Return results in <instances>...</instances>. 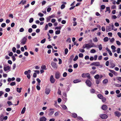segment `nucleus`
I'll return each mask as SVG.
<instances>
[{"instance_id": "473e14b6", "label": "nucleus", "mask_w": 121, "mask_h": 121, "mask_svg": "<svg viewBox=\"0 0 121 121\" xmlns=\"http://www.w3.org/2000/svg\"><path fill=\"white\" fill-rule=\"evenodd\" d=\"M108 39L107 37H105L104 39V41L105 42H106L108 41Z\"/></svg>"}, {"instance_id": "c03bdc74", "label": "nucleus", "mask_w": 121, "mask_h": 121, "mask_svg": "<svg viewBox=\"0 0 121 121\" xmlns=\"http://www.w3.org/2000/svg\"><path fill=\"white\" fill-rule=\"evenodd\" d=\"M111 68H113L115 66V64L112 63H111Z\"/></svg>"}, {"instance_id": "79ce46f5", "label": "nucleus", "mask_w": 121, "mask_h": 121, "mask_svg": "<svg viewBox=\"0 0 121 121\" xmlns=\"http://www.w3.org/2000/svg\"><path fill=\"white\" fill-rule=\"evenodd\" d=\"M60 31L59 30H56L55 32V34L57 35L59 34H60Z\"/></svg>"}, {"instance_id": "e433bc0d", "label": "nucleus", "mask_w": 121, "mask_h": 121, "mask_svg": "<svg viewBox=\"0 0 121 121\" xmlns=\"http://www.w3.org/2000/svg\"><path fill=\"white\" fill-rule=\"evenodd\" d=\"M24 30V29L23 27L21 28L19 30V32H23Z\"/></svg>"}, {"instance_id": "4468645a", "label": "nucleus", "mask_w": 121, "mask_h": 121, "mask_svg": "<svg viewBox=\"0 0 121 121\" xmlns=\"http://www.w3.org/2000/svg\"><path fill=\"white\" fill-rule=\"evenodd\" d=\"M111 49L112 50V52H115L116 51L115 50L116 47L114 45H112L111 46Z\"/></svg>"}, {"instance_id": "bf43d9fd", "label": "nucleus", "mask_w": 121, "mask_h": 121, "mask_svg": "<svg viewBox=\"0 0 121 121\" xmlns=\"http://www.w3.org/2000/svg\"><path fill=\"white\" fill-rule=\"evenodd\" d=\"M38 15L40 16V17H42L44 15L43 13H38Z\"/></svg>"}, {"instance_id": "39448f33", "label": "nucleus", "mask_w": 121, "mask_h": 121, "mask_svg": "<svg viewBox=\"0 0 121 121\" xmlns=\"http://www.w3.org/2000/svg\"><path fill=\"white\" fill-rule=\"evenodd\" d=\"M100 117L102 119H105L107 118L108 117L107 115L105 114H102L99 115Z\"/></svg>"}, {"instance_id": "9d476101", "label": "nucleus", "mask_w": 121, "mask_h": 121, "mask_svg": "<svg viewBox=\"0 0 121 121\" xmlns=\"http://www.w3.org/2000/svg\"><path fill=\"white\" fill-rule=\"evenodd\" d=\"M62 3L63 4H62L60 6V8L61 9H64L65 7V4H67V3L66 2H62Z\"/></svg>"}, {"instance_id": "4c0bfd02", "label": "nucleus", "mask_w": 121, "mask_h": 121, "mask_svg": "<svg viewBox=\"0 0 121 121\" xmlns=\"http://www.w3.org/2000/svg\"><path fill=\"white\" fill-rule=\"evenodd\" d=\"M51 18V17H50L49 16L47 17L46 18L47 20V22H50V18Z\"/></svg>"}, {"instance_id": "f3484780", "label": "nucleus", "mask_w": 121, "mask_h": 121, "mask_svg": "<svg viewBox=\"0 0 121 121\" xmlns=\"http://www.w3.org/2000/svg\"><path fill=\"white\" fill-rule=\"evenodd\" d=\"M106 30L107 32H108L111 31V27L110 26H106Z\"/></svg>"}, {"instance_id": "4d7b16f0", "label": "nucleus", "mask_w": 121, "mask_h": 121, "mask_svg": "<svg viewBox=\"0 0 121 121\" xmlns=\"http://www.w3.org/2000/svg\"><path fill=\"white\" fill-rule=\"evenodd\" d=\"M78 56H76L75 57V58L73 59V60L74 61H76L78 59Z\"/></svg>"}, {"instance_id": "c756f323", "label": "nucleus", "mask_w": 121, "mask_h": 121, "mask_svg": "<svg viewBox=\"0 0 121 121\" xmlns=\"http://www.w3.org/2000/svg\"><path fill=\"white\" fill-rule=\"evenodd\" d=\"M108 82L107 79H104L103 81V83L104 84H106Z\"/></svg>"}, {"instance_id": "2eb2a0df", "label": "nucleus", "mask_w": 121, "mask_h": 121, "mask_svg": "<svg viewBox=\"0 0 121 121\" xmlns=\"http://www.w3.org/2000/svg\"><path fill=\"white\" fill-rule=\"evenodd\" d=\"M107 107L106 105H103L102 107V108L104 110H106L107 109Z\"/></svg>"}, {"instance_id": "6ab92c4d", "label": "nucleus", "mask_w": 121, "mask_h": 121, "mask_svg": "<svg viewBox=\"0 0 121 121\" xmlns=\"http://www.w3.org/2000/svg\"><path fill=\"white\" fill-rule=\"evenodd\" d=\"M81 80L79 79H76L73 81V82L74 83H77L80 82Z\"/></svg>"}, {"instance_id": "f257e3e1", "label": "nucleus", "mask_w": 121, "mask_h": 121, "mask_svg": "<svg viewBox=\"0 0 121 121\" xmlns=\"http://www.w3.org/2000/svg\"><path fill=\"white\" fill-rule=\"evenodd\" d=\"M96 45L94 43H92L91 44H85L83 45L82 47V48L84 49L86 48L87 49H89L93 47H95Z\"/></svg>"}, {"instance_id": "6e6d98bb", "label": "nucleus", "mask_w": 121, "mask_h": 121, "mask_svg": "<svg viewBox=\"0 0 121 121\" xmlns=\"http://www.w3.org/2000/svg\"><path fill=\"white\" fill-rule=\"evenodd\" d=\"M12 110V109L10 108H7L6 110L7 111H10Z\"/></svg>"}, {"instance_id": "1a4fd4ad", "label": "nucleus", "mask_w": 121, "mask_h": 121, "mask_svg": "<svg viewBox=\"0 0 121 121\" xmlns=\"http://www.w3.org/2000/svg\"><path fill=\"white\" fill-rule=\"evenodd\" d=\"M60 73L58 72H56L55 74V78L57 79H59L60 77Z\"/></svg>"}, {"instance_id": "412c9836", "label": "nucleus", "mask_w": 121, "mask_h": 121, "mask_svg": "<svg viewBox=\"0 0 121 121\" xmlns=\"http://www.w3.org/2000/svg\"><path fill=\"white\" fill-rule=\"evenodd\" d=\"M110 25V26H112V30H114L115 31H116L117 30V29H114V26L113 24L112 23L111 24V25Z\"/></svg>"}, {"instance_id": "72a5a7b5", "label": "nucleus", "mask_w": 121, "mask_h": 121, "mask_svg": "<svg viewBox=\"0 0 121 121\" xmlns=\"http://www.w3.org/2000/svg\"><path fill=\"white\" fill-rule=\"evenodd\" d=\"M37 27V26L35 24H33L31 26V27L33 29H35Z\"/></svg>"}, {"instance_id": "3c124183", "label": "nucleus", "mask_w": 121, "mask_h": 121, "mask_svg": "<svg viewBox=\"0 0 121 121\" xmlns=\"http://www.w3.org/2000/svg\"><path fill=\"white\" fill-rule=\"evenodd\" d=\"M15 25V23L14 22H12L11 24V26L12 27H13Z\"/></svg>"}, {"instance_id": "cd10ccee", "label": "nucleus", "mask_w": 121, "mask_h": 121, "mask_svg": "<svg viewBox=\"0 0 121 121\" xmlns=\"http://www.w3.org/2000/svg\"><path fill=\"white\" fill-rule=\"evenodd\" d=\"M107 11H108L109 13H110V10L109 7H107L106 8V11H105V12H106Z\"/></svg>"}, {"instance_id": "393cba45", "label": "nucleus", "mask_w": 121, "mask_h": 121, "mask_svg": "<svg viewBox=\"0 0 121 121\" xmlns=\"http://www.w3.org/2000/svg\"><path fill=\"white\" fill-rule=\"evenodd\" d=\"M98 97L100 99H102L103 97V96L100 94H98L97 95Z\"/></svg>"}, {"instance_id": "aec40b11", "label": "nucleus", "mask_w": 121, "mask_h": 121, "mask_svg": "<svg viewBox=\"0 0 121 121\" xmlns=\"http://www.w3.org/2000/svg\"><path fill=\"white\" fill-rule=\"evenodd\" d=\"M41 69L43 70H46L47 69L46 68V66L45 65H43L41 66Z\"/></svg>"}, {"instance_id": "680f3d73", "label": "nucleus", "mask_w": 121, "mask_h": 121, "mask_svg": "<svg viewBox=\"0 0 121 121\" xmlns=\"http://www.w3.org/2000/svg\"><path fill=\"white\" fill-rule=\"evenodd\" d=\"M55 103L54 104L55 106L56 107H59V106L57 104L56 101H55Z\"/></svg>"}, {"instance_id": "58836bf2", "label": "nucleus", "mask_w": 121, "mask_h": 121, "mask_svg": "<svg viewBox=\"0 0 121 121\" xmlns=\"http://www.w3.org/2000/svg\"><path fill=\"white\" fill-rule=\"evenodd\" d=\"M99 75L98 74H96L94 76L95 78L96 79H98L99 78Z\"/></svg>"}, {"instance_id": "a18cd8bd", "label": "nucleus", "mask_w": 121, "mask_h": 121, "mask_svg": "<svg viewBox=\"0 0 121 121\" xmlns=\"http://www.w3.org/2000/svg\"><path fill=\"white\" fill-rule=\"evenodd\" d=\"M93 40L94 42H97L98 41V40L96 37H95L93 39Z\"/></svg>"}, {"instance_id": "20e7f679", "label": "nucleus", "mask_w": 121, "mask_h": 121, "mask_svg": "<svg viewBox=\"0 0 121 121\" xmlns=\"http://www.w3.org/2000/svg\"><path fill=\"white\" fill-rule=\"evenodd\" d=\"M91 65H94L96 66H100V63L99 62H96L92 63L90 64Z\"/></svg>"}, {"instance_id": "ea45409f", "label": "nucleus", "mask_w": 121, "mask_h": 121, "mask_svg": "<svg viewBox=\"0 0 121 121\" xmlns=\"http://www.w3.org/2000/svg\"><path fill=\"white\" fill-rule=\"evenodd\" d=\"M33 30L31 28H30L28 29V32L29 33H31L32 31Z\"/></svg>"}, {"instance_id": "09e8293b", "label": "nucleus", "mask_w": 121, "mask_h": 121, "mask_svg": "<svg viewBox=\"0 0 121 121\" xmlns=\"http://www.w3.org/2000/svg\"><path fill=\"white\" fill-rule=\"evenodd\" d=\"M7 103L8 104L9 106H10L13 104L10 101H8L7 102Z\"/></svg>"}, {"instance_id": "864d4df0", "label": "nucleus", "mask_w": 121, "mask_h": 121, "mask_svg": "<svg viewBox=\"0 0 121 121\" xmlns=\"http://www.w3.org/2000/svg\"><path fill=\"white\" fill-rule=\"evenodd\" d=\"M9 17L12 18H13V15L12 14L10 13L9 15Z\"/></svg>"}, {"instance_id": "774afa93", "label": "nucleus", "mask_w": 121, "mask_h": 121, "mask_svg": "<svg viewBox=\"0 0 121 121\" xmlns=\"http://www.w3.org/2000/svg\"><path fill=\"white\" fill-rule=\"evenodd\" d=\"M67 73L66 72H65L63 74V77H65L67 75Z\"/></svg>"}, {"instance_id": "423d86ee", "label": "nucleus", "mask_w": 121, "mask_h": 121, "mask_svg": "<svg viewBox=\"0 0 121 121\" xmlns=\"http://www.w3.org/2000/svg\"><path fill=\"white\" fill-rule=\"evenodd\" d=\"M51 65L52 67L55 69H57V66L56 64L54 62H51Z\"/></svg>"}, {"instance_id": "b1692460", "label": "nucleus", "mask_w": 121, "mask_h": 121, "mask_svg": "<svg viewBox=\"0 0 121 121\" xmlns=\"http://www.w3.org/2000/svg\"><path fill=\"white\" fill-rule=\"evenodd\" d=\"M22 89V88H17V91L19 93H20L21 92V90Z\"/></svg>"}, {"instance_id": "f03ea898", "label": "nucleus", "mask_w": 121, "mask_h": 121, "mask_svg": "<svg viewBox=\"0 0 121 121\" xmlns=\"http://www.w3.org/2000/svg\"><path fill=\"white\" fill-rule=\"evenodd\" d=\"M27 39L26 37H24L20 41L21 44L22 45H24L25 44L26 41Z\"/></svg>"}, {"instance_id": "a19ab883", "label": "nucleus", "mask_w": 121, "mask_h": 121, "mask_svg": "<svg viewBox=\"0 0 121 121\" xmlns=\"http://www.w3.org/2000/svg\"><path fill=\"white\" fill-rule=\"evenodd\" d=\"M105 7V5H102L101 6V9H104Z\"/></svg>"}, {"instance_id": "603ef678", "label": "nucleus", "mask_w": 121, "mask_h": 121, "mask_svg": "<svg viewBox=\"0 0 121 121\" xmlns=\"http://www.w3.org/2000/svg\"><path fill=\"white\" fill-rule=\"evenodd\" d=\"M95 52L96 51L94 49H92L90 51L91 53H95Z\"/></svg>"}, {"instance_id": "f704fd0d", "label": "nucleus", "mask_w": 121, "mask_h": 121, "mask_svg": "<svg viewBox=\"0 0 121 121\" xmlns=\"http://www.w3.org/2000/svg\"><path fill=\"white\" fill-rule=\"evenodd\" d=\"M72 116L73 117L76 118L77 117V115L76 114L73 113L72 114Z\"/></svg>"}, {"instance_id": "5701e85b", "label": "nucleus", "mask_w": 121, "mask_h": 121, "mask_svg": "<svg viewBox=\"0 0 121 121\" xmlns=\"http://www.w3.org/2000/svg\"><path fill=\"white\" fill-rule=\"evenodd\" d=\"M97 46H98V48L99 50L100 51L102 49V45L101 44H100L99 45H98Z\"/></svg>"}, {"instance_id": "bb28decb", "label": "nucleus", "mask_w": 121, "mask_h": 121, "mask_svg": "<svg viewBox=\"0 0 121 121\" xmlns=\"http://www.w3.org/2000/svg\"><path fill=\"white\" fill-rule=\"evenodd\" d=\"M4 116L3 114H1V116H0V121H3L4 120L3 119Z\"/></svg>"}, {"instance_id": "dca6fc26", "label": "nucleus", "mask_w": 121, "mask_h": 121, "mask_svg": "<svg viewBox=\"0 0 121 121\" xmlns=\"http://www.w3.org/2000/svg\"><path fill=\"white\" fill-rule=\"evenodd\" d=\"M50 90L48 88H46L45 90V92L46 94L47 95L48 94L50 91Z\"/></svg>"}, {"instance_id": "4be33fe9", "label": "nucleus", "mask_w": 121, "mask_h": 121, "mask_svg": "<svg viewBox=\"0 0 121 121\" xmlns=\"http://www.w3.org/2000/svg\"><path fill=\"white\" fill-rule=\"evenodd\" d=\"M26 109V108L25 107H24L22 110V111L21 112V113L22 114H24L25 112Z\"/></svg>"}, {"instance_id": "c9c22d12", "label": "nucleus", "mask_w": 121, "mask_h": 121, "mask_svg": "<svg viewBox=\"0 0 121 121\" xmlns=\"http://www.w3.org/2000/svg\"><path fill=\"white\" fill-rule=\"evenodd\" d=\"M16 83L15 82H12L10 83V85L11 86H13L16 85Z\"/></svg>"}, {"instance_id": "a878e982", "label": "nucleus", "mask_w": 121, "mask_h": 121, "mask_svg": "<svg viewBox=\"0 0 121 121\" xmlns=\"http://www.w3.org/2000/svg\"><path fill=\"white\" fill-rule=\"evenodd\" d=\"M34 21V19L33 18L31 17L30 18L29 20V22L30 23Z\"/></svg>"}, {"instance_id": "13d9d810", "label": "nucleus", "mask_w": 121, "mask_h": 121, "mask_svg": "<svg viewBox=\"0 0 121 121\" xmlns=\"http://www.w3.org/2000/svg\"><path fill=\"white\" fill-rule=\"evenodd\" d=\"M30 6V4H27L26 5L24 6V9H26L28 7Z\"/></svg>"}, {"instance_id": "8fccbe9b", "label": "nucleus", "mask_w": 121, "mask_h": 121, "mask_svg": "<svg viewBox=\"0 0 121 121\" xmlns=\"http://www.w3.org/2000/svg\"><path fill=\"white\" fill-rule=\"evenodd\" d=\"M5 91L7 92H9L10 91V89L9 88H7L5 89Z\"/></svg>"}, {"instance_id": "69168bd1", "label": "nucleus", "mask_w": 121, "mask_h": 121, "mask_svg": "<svg viewBox=\"0 0 121 121\" xmlns=\"http://www.w3.org/2000/svg\"><path fill=\"white\" fill-rule=\"evenodd\" d=\"M10 22V20L9 19H7L6 20V23H9Z\"/></svg>"}, {"instance_id": "7ed1b4c3", "label": "nucleus", "mask_w": 121, "mask_h": 121, "mask_svg": "<svg viewBox=\"0 0 121 121\" xmlns=\"http://www.w3.org/2000/svg\"><path fill=\"white\" fill-rule=\"evenodd\" d=\"M82 77L84 78L87 77L89 79H90L91 78L90 74L88 73H83L82 74Z\"/></svg>"}, {"instance_id": "de8ad7c7", "label": "nucleus", "mask_w": 121, "mask_h": 121, "mask_svg": "<svg viewBox=\"0 0 121 121\" xmlns=\"http://www.w3.org/2000/svg\"><path fill=\"white\" fill-rule=\"evenodd\" d=\"M116 87H121V85L119 84H114Z\"/></svg>"}, {"instance_id": "f8f14e48", "label": "nucleus", "mask_w": 121, "mask_h": 121, "mask_svg": "<svg viewBox=\"0 0 121 121\" xmlns=\"http://www.w3.org/2000/svg\"><path fill=\"white\" fill-rule=\"evenodd\" d=\"M10 68V67L9 66H7L6 67H4V71H6L8 70H9Z\"/></svg>"}, {"instance_id": "338daca9", "label": "nucleus", "mask_w": 121, "mask_h": 121, "mask_svg": "<svg viewBox=\"0 0 121 121\" xmlns=\"http://www.w3.org/2000/svg\"><path fill=\"white\" fill-rule=\"evenodd\" d=\"M12 59L13 61H14L16 60V58L15 56H12Z\"/></svg>"}, {"instance_id": "052dcab7", "label": "nucleus", "mask_w": 121, "mask_h": 121, "mask_svg": "<svg viewBox=\"0 0 121 121\" xmlns=\"http://www.w3.org/2000/svg\"><path fill=\"white\" fill-rule=\"evenodd\" d=\"M117 79L120 82H121V77H118L117 78Z\"/></svg>"}, {"instance_id": "6e6552de", "label": "nucleus", "mask_w": 121, "mask_h": 121, "mask_svg": "<svg viewBox=\"0 0 121 121\" xmlns=\"http://www.w3.org/2000/svg\"><path fill=\"white\" fill-rule=\"evenodd\" d=\"M86 83L87 86H89L90 87L91 85V82L89 80H87L86 81Z\"/></svg>"}, {"instance_id": "a211bd4d", "label": "nucleus", "mask_w": 121, "mask_h": 121, "mask_svg": "<svg viewBox=\"0 0 121 121\" xmlns=\"http://www.w3.org/2000/svg\"><path fill=\"white\" fill-rule=\"evenodd\" d=\"M31 71L30 70H28L24 72V74L25 75H27L28 74L30 73Z\"/></svg>"}, {"instance_id": "5fc2aeb1", "label": "nucleus", "mask_w": 121, "mask_h": 121, "mask_svg": "<svg viewBox=\"0 0 121 121\" xmlns=\"http://www.w3.org/2000/svg\"><path fill=\"white\" fill-rule=\"evenodd\" d=\"M91 92L92 93H95V90L94 89H92L90 90Z\"/></svg>"}, {"instance_id": "9b49d317", "label": "nucleus", "mask_w": 121, "mask_h": 121, "mask_svg": "<svg viewBox=\"0 0 121 121\" xmlns=\"http://www.w3.org/2000/svg\"><path fill=\"white\" fill-rule=\"evenodd\" d=\"M50 80L51 82L52 83H54L55 82V80L53 76L52 75L51 76L50 78Z\"/></svg>"}, {"instance_id": "49530a36", "label": "nucleus", "mask_w": 121, "mask_h": 121, "mask_svg": "<svg viewBox=\"0 0 121 121\" xmlns=\"http://www.w3.org/2000/svg\"><path fill=\"white\" fill-rule=\"evenodd\" d=\"M45 41L46 39L44 38L41 41V43H43L45 42Z\"/></svg>"}, {"instance_id": "7c9ffc66", "label": "nucleus", "mask_w": 121, "mask_h": 121, "mask_svg": "<svg viewBox=\"0 0 121 121\" xmlns=\"http://www.w3.org/2000/svg\"><path fill=\"white\" fill-rule=\"evenodd\" d=\"M16 48L14 47H13L12 48V50L14 53H15L16 51Z\"/></svg>"}, {"instance_id": "e2e57ef3", "label": "nucleus", "mask_w": 121, "mask_h": 121, "mask_svg": "<svg viewBox=\"0 0 121 121\" xmlns=\"http://www.w3.org/2000/svg\"><path fill=\"white\" fill-rule=\"evenodd\" d=\"M116 43L119 46H120L121 45V43L119 41H117Z\"/></svg>"}, {"instance_id": "0e129e2a", "label": "nucleus", "mask_w": 121, "mask_h": 121, "mask_svg": "<svg viewBox=\"0 0 121 121\" xmlns=\"http://www.w3.org/2000/svg\"><path fill=\"white\" fill-rule=\"evenodd\" d=\"M16 81L18 82H19L20 81L21 79L19 78H17L16 79Z\"/></svg>"}, {"instance_id": "c85d7f7f", "label": "nucleus", "mask_w": 121, "mask_h": 121, "mask_svg": "<svg viewBox=\"0 0 121 121\" xmlns=\"http://www.w3.org/2000/svg\"><path fill=\"white\" fill-rule=\"evenodd\" d=\"M6 26V24L5 23H2L1 25V26L3 28H4Z\"/></svg>"}, {"instance_id": "2f4dec72", "label": "nucleus", "mask_w": 121, "mask_h": 121, "mask_svg": "<svg viewBox=\"0 0 121 121\" xmlns=\"http://www.w3.org/2000/svg\"><path fill=\"white\" fill-rule=\"evenodd\" d=\"M61 107L63 109H64L65 110L67 108L66 106L64 105H63L61 106Z\"/></svg>"}, {"instance_id": "37998d69", "label": "nucleus", "mask_w": 121, "mask_h": 121, "mask_svg": "<svg viewBox=\"0 0 121 121\" xmlns=\"http://www.w3.org/2000/svg\"><path fill=\"white\" fill-rule=\"evenodd\" d=\"M102 99V101L104 103L105 102L106 100V99L105 97H103Z\"/></svg>"}, {"instance_id": "ddd939ff", "label": "nucleus", "mask_w": 121, "mask_h": 121, "mask_svg": "<svg viewBox=\"0 0 121 121\" xmlns=\"http://www.w3.org/2000/svg\"><path fill=\"white\" fill-rule=\"evenodd\" d=\"M46 118L44 117H42L39 119L40 121H46Z\"/></svg>"}, {"instance_id": "0eeeda50", "label": "nucleus", "mask_w": 121, "mask_h": 121, "mask_svg": "<svg viewBox=\"0 0 121 121\" xmlns=\"http://www.w3.org/2000/svg\"><path fill=\"white\" fill-rule=\"evenodd\" d=\"M114 113L115 115L117 117H119L121 116V113L118 111H115Z\"/></svg>"}]
</instances>
